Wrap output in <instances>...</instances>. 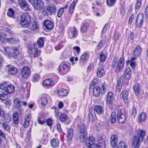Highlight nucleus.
I'll list each match as a JSON object with an SVG mask.
<instances>
[{"label": "nucleus", "mask_w": 148, "mask_h": 148, "mask_svg": "<svg viewBox=\"0 0 148 148\" xmlns=\"http://www.w3.org/2000/svg\"><path fill=\"white\" fill-rule=\"evenodd\" d=\"M145 134L144 130H138L135 132L132 140V148H139L140 142L144 138Z\"/></svg>", "instance_id": "1"}, {"label": "nucleus", "mask_w": 148, "mask_h": 148, "mask_svg": "<svg viewBox=\"0 0 148 148\" xmlns=\"http://www.w3.org/2000/svg\"><path fill=\"white\" fill-rule=\"evenodd\" d=\"M77 128L78 130L77 136H76L78 140H80L83 142L85 139V136L87 135L86 129V125L82 123L80 120L78 121Z\"/></svg>", "instance_id": "2"}, {"label": "nucleus", "mask_w": 148, "mask_h": 148, "mask_svg": "<svg viewBox=\"0 0 148 148\" xmlns=\"http://www.w3.org/2000/svg\"><path fill=\"white\" fill-rule=\"evenodd\" d=\"M124 59L121 58L119 59L118 62H117V58H114L111 67L115 70L116 72H119L120 70L123 69L124 64Z\"/></svg>", "instance_id": "3"}, {"label": "nucleus", "mask_w": 148, "mask_h": 148, "mask_svg": "<svg viewBox=\"0 0 148 148\" xmlns=\"http://www.w3.org/2000/svg\"><path fill=\"white\" fill-rule=\"evenodd\" d=\"M31 22L30 15L27 13H24L21 17L20 24L23 28L28 27Z\"/></svg>", "instance_id": "4"}, {"label": "nucleus", "mask_w": 148, "mask_h": 148, "mask_svg": "<svg viewBox=\"0 0 148 148\" xmlns=\"http://www.w3.org/2000/svg\"><path fill=\"white\" fill-rule=\"evenodd\" d=\"M0 89L5 91V93L9 94L14 90V87L13 85L9 83L5 82L0 84Z\"/></svg>", "instance_id": "5"}, {"label": "nucleus", "mask_w": 148, "mask_h": 148, "mask_svg": "<svg viewBox=\"0 0 148 148\" xmlns=\"http://www.w3.org/2000/svg\"><path fill=\"white\" fill-rule=\"evenodd\" d=\"M27 48V53L30 57L36 58L39 57L41 51L38 49L37 48H33L31 45H29Z\"/></svg>", "instance_id": "6"}, {"label": "nucleus", "mask_w": 148, "mask_h": 148, "mask_svg": "<svg viewBox=\"0 0 148 148\" xmlns=\"http://www.w3.org/2000/svg\"><path fill=\"white\" fill-rule=\"evenodd\" d=\"M31 3L34 8L38 11L42 9L45 7L44 3L42 0H33L31 1Z\"/></svg>", "instance_id": "7"}, {"label": "nucleus", "mask_w": 148, "mask_h": 148, "mask_svg": "<svg viewBox=\"0 0 148 148\" xmlns=\"http://www.w3.org/2000/svg\"><path fill=\"white\" fill-rule=\"evenodd\" d=\"M117 118L119 123L122 124L125 123L126 117L125 112L124 109H121L117 112Z\"/></svg>", "instance_id": "8"}, {"label": "nucleus", "mask_w": 148, "mask_h": 148, "mask_svg": "<svg viewBox=\"0 0 148 148\" xmlns=\"http://www.w3.org/2000/svg\"><path fill=\"white\" fill-rule=\"evenodd\" d=\"M21 72L23 78L26 79L29 77L31 74V70L30 68L28 66H25L22 68Z\"/></svg>", "instance_id": "9"}, {"label": "nucleus", "mask_w": 148, "mask_h": 148, "mask_svg": "<svg viewBox=\"0 0 148 148\" xmlns=\"http://www.w3.org/2000/svg\"><path fill=\"white\" fill-rule=\"evenodd\" d=\"M58 69L59 72L62 74H65L69 71V66L63 62L61 63Z\"/></svg>", "instance_id": "10"}, {"label": "nucleus", "mask_w": 148, "mask_h": 148, "mask_svg": "<svg viewBox=\"0 0 148 148\" xmlns=\"http://www.w3.org/2000/svg\"><path fill=\"white\" fill-rule=\"evenodd\" d=\"M144 16L142 14L139 13L138 15L136 22V25L138 27H140L142 26Z\"/></svg>", "instance_id": "11"}, {"label": "nucleus", "mask_w": 148, "mask_h": 148, "mask_svg": "<svg viewBox=\"0 0 148 148\" xmlns=\"http://www.w3.org/2000/svg\"><path fill=\"white\" fill-rule=\"evenodd\" d=\"M78 31L75 27H74L69 29V37L71 38H75L77 35Z\"/></svg>", "instance_id": "12"}, {"label": "nucleus", "mask_w": 148, "mask_h": 148, "mask_svg": "<svg viewBox=\"0 0 148 148\" xmlns=\"http://www.w3.org/2000/svg\"><path fill=\"white\" fill-rule=\"evenodd\" d=\"M142 52L141 47L138 46L136 47L134 51L133 56L132 57V60H135L137 57L139 56Z\"/></svg>", "instance_id": "13"}, {"label": "nucleus", "mask_w": 148, "mask_h": 148, "mask_svg": "<svg viewBox=\"0 0 148 148\" xmlns=\"http://www.w3.org/2000/svg\"><path fill=\"white\" fill-rule=\"evenodd\" d=\"M49 98V95L46 94H43L41 96L40 101L42 106H45L48 103V99Z\"/></svg>", "instance_id": "14"}, {"label": "nucleus", "mask_w": 148, "mask_h": 148, "mask_svg": "<svg viewBox=\"0 0 148 148\" xmlns=\"http://www.w3.org/2000/svg\"><path fill=\"white\" fill-rule=\"evenodd\" d=\"M8 67V72L9 74L12 75H16L17 72V68L12 65H9L7 66Z\"/></svg>", "instance_id": "15"}, {"label": "nucleus", "mask_w": 148, "mask_h": 148, "mask_svg": "<svg viewBox=\"0 0 148 148\" xmlns=\"http://www.w3.org/2000/svg\"><path fill=\"white\" fill-rule=\"evenodd\" d=\"M31 119V116L29 114H27L25 116V121L23 124V126L27 128L29 125L30 121Z\"/></svg>", "instance_id": "16"}, {"label": "nucleus", "mask_w": 148, "mask_h": 148, "mask_svg": "<svg viewBox=\"0 0 148 148\" xmlns=\"http://www.w3.org/2000/svg\"><path fill=\"white\" fill-rule=\"evenodd\" d=\"M46 10L51 14L56 12L57 10L56 6L53 4H50L46 7Z\"/></svg>", "instance_id": "17"}, {"label": "nucleus", "mask_w": 148, "mask_h": 148, "mask_svg": "<svg viewBox=\"0 0 148 148\" xmlns=\"http://www.w3.org/2000/svg\"><path fill=\"white\" fill-rule=\"evenodd\" d=\"M43 24L45 28L49 30L52 29L54 27L53 23L49 20H47L45 21Z\"/></svg>", "instance_id": "18"}, {"label": "nucleus", "mask_w": 148, "mask_h": 148, "mask_svg": "<svg viewBox=\"0 0 148 148\" xmlns=\"http://www.w3.org/2000/svg\"><path fill=\"white\" fill-rule=\"evenodd\" d=\"M97 76L99 77H101L105 74V71L103 65H102L99 66L97 69Z\"/></svg>", "instance_id": "19"}, {"label": "nucleus", "mask_w": 148, "mask_h": 148, "mask_svg": "<svg viewBox=\"0 0 148 148\" xmlns=\"http://www.w3.org/2000/svg\"><path fill=\"white\" fill-rule=\"evenodd\" d=\"M19 50L18 48L14 47H12L10 57L15 58L19 54Z\"/></svg>", "instance_id": "20"}, {"label": "nucleus", "mask_w": 148, "mask_h": 148, "mask_svg": "<svg viewBox=\"0 0 148 148\" xmlns=\"http://www.w3.org/2000/svg\"><path fill=\"white\" fill-rule=\"evenodd\" d=\"M107 57L108 54H103V52H101L99 54V58L100 60V62L99 64L101 65H103L104 62L106 61Z\"/></svg>", "instance_id": "21"}, {"label": "nucleus", "mask_w": 148, "mask_h": 148, "mask_svg": "<svg viewBox=\"0 0 148 148\" xmlns=\"http://www.w3.org/2000/svg\"><path fill=\"white\" fill-rule=\"evenodd\" d=\"M118 142L117 136L115 134L112 135L110 138V144L111 146H114L116 145Z\"/></svg>", "instance_id": "22"}, {"label": "nucleus", "mask_w": 148, "mask_h": 148, "mask_svg": "<svg viewBox=\"0 0 148 148\" xmlns=\"http://www.w3.org/2000/svg\"><path fill=\"white\" fill-rule=\"evenodd\" d=\"M114 99V95L113 93L111 92H109L107 95V103L110 104H112V101Z\"/></svg>", "instance_id": "23"}, {"label": "nucleus", "mask_w": 148, "mask_h": 148, "mask_svg": "<svg viewBox=\"0 0 148 148\" xmlns=\"http://www.w3.org/2000/svg\"><path fill=\"white\" fill-rule=\"evenodd\" d=\"M94 111L98 114H102L104 112V109L101 106L95 105L94 107Z\"/></svg>", "instance_id": "24"}, {"label": "nucleus", "mask_w": 148, "mask_h": 148, "mask_svg": "<svg viewBox=\"0 0 148 148\" xmlns=\"http://www.w3.org/2000/svg\"><path fill=\"white\" fill-rule=\"evenodd\" d=\"M60 143V140L57 138H53L50 141V144L51 146L54 148L58 147Z\"/></svg>", "instance_id": "25"}, {"label": "nucleus", "mask_w": 148, "mask_h": 148, "mask_svg": "<svg viewBox=\"0 0 148 148\" xmlns=\"http://www.w3.org/2000/svg\"><path fill=\"white\" fill-rule=\"evenodd\" d=\"M73 134V131L72 128L68 129L66 134V139L68 141H70L72 139Z\"/></svg>", "instance_id": "26"}, {"label": "nucleus", "mask_w": 148, "mask_h": 148, "mask_svg": "<svg viewBox=\"0 0 148 148\" xmlns=\"http://www.w3.org/2000/svg\"><path fill=\"white\" fill-rule=\"evenodd\" d=\"M95 140L94 138L91 136L88 138L86 140V146L88 148H90V147L91 146L94 145L95 142Z\"/></svg>", "instance_id": "27"}, {"label": "nucleus", "mask_w": 148, "mask_h": 148, "mask_svg": "<svg viewBox=\"0 0 148 148\" xmlns=\"http://www.w3.org/2000/svg\"><path fill=\"white\" fill-rule=\"evenodd\" d=\"M97 139L98 142V145L101 148H104L105 146V142L103 139L102 136H98Z\"/></svg>", "instance_id": "28"}, {"label": "nucleus", "mask_w": 148, "mask_h": 148, "mask_svg": "<svg viewBox=\"0 0 148 148\" xmlns=\"http://www.w3.org/2000/svg\"><path fill=\"white\" fill-rule=\"evenodd\" d=\"M128 92L127 91L122 92L121 94V97L125 103L128 102Z\"/></svg>", "instance_id": "29"}, {"label": "nucleus", "mask_w": 148, "mask_h": 148, "mask_svg": "<svg viewBox=\"0 0 148 148\" xmlns=\"http://www.w3.org/2000/svg\"><path fill=\"white\" fill-rule=\"evenodd\" d=\"M131 70L130 68H127L124 73V77L127 80H129L130 78Z\"/></svg>", "instance_id": "30"}, {"label": "nucleus", "mask_w": 148, "mask_h": 148, "mask_svg": "<svg viewBox=\"0 0 148 148\" xmlns=\"http://www.w3.org/2000/svg\"><path fill=\"white\" fill-rule=\"evenodd\" d=\"M138 122L141 123L146 118V114L145 113L143 112L140 114L138 116Z\"/></svg>", "instance_id": "31"}, {"label": "nucleus", "mask_w": 148, "mask_h": 148, "mask_svg": "<svg viewBox=\"0 0 148 148\" xmlns=\"http://www.w3.org/2000/svg\"><path fill=\"white\" fill-rule=\"evenodd\" d=\"M89 26V24L86 21H84L81 25V30L83 32L87 31V29Z\"/></svg>", "instance_id": "32"}, {"label": "nucleus", "mask_w": 148, "mask_h": 148, "mask_svg": "<svg viewBox=\"0 0 148 148\" xmlns=\"http://www.w3.org/2000/svg\"><path fill=\"white\" fill-rule=\"evenodd\" d=\"M78 0H74L72 3L71 4L69 8V13L70 14H71L73 13L75 7V6Z\"/></svg>", "instance_id": "33"}, {"label": "nucleus", "mask_w": 148, "mask_h": 148, "mask_svg": "<svg viewBox=\"0 0 148 148\" xmlns=\"http://www.w3.org/2000/svg\"><path fill=\"white\" fill-rule=\"evenodd\" d=\"M59 120L62 122H65L68 119L67 115L66 114L63 113L61 114L59 118Z\"/></svg>", "instance_id": "34"}, {"label": "nucleus", "mask_w": 148, "mask_h": 148, "mask_svg": "<svg viewBox=\"0 0 148 148\" xmlns=\"http://www.w3.org/2000/svg\"><path fill=\"white\" fill-rule=\"evenodd\" d=\"M93 94L96 97L99 96L100 93V89L98 86L93 87Z\"/></svg>", "instance_id": "35"}, {"label": "nucleus", "mask_w": 148, "mask_h": 148, "mask_svg": "<svg viewBox=\"0 0 148 148\" xmlns=\"http://www.w3.org/2000/svg\"><path fill=\"white\" fill-rule=\"evenodd\" d=\"M53 82L51 79H47L44 81L43 83L44 86H52L53 85Z\"/></svg>", "instance_id": "36"}, {"label": "nucleus", "mask_w": 148, "mask_h": 148, "mask_svg": "<svg viewBox=\"0 0 148 148\" xmlns=\"http://www.w3.org/2000/svg\"><path fill=\"white\" fill-rule=\"evenodd\" d=\"M133 89L136 95H138L140 90V85L138 83H136L135 84L134 86Z\"/></svg>", "instance_id": "37"}, {"label": "nucleus", "mask_w": 148, "mask_h": 148, "mask_svg": "<svg viewBox=\"0 0 148 148\" xmlns=\"http://www.w3.org/2000/svg\"><path fill=\"white\" fill-rule=\"evenodd\" d=\"M44 45V41L42 38H39L37 41L36 45L40 48H42Z\"/></svg>", "instance_id": "38"}, {"label": "nucleus", "mask_w": 148, "mask_h": 148, "mask_svg": "<svg viewBox=\"0 0 148 148\" xmlns=\"http://www.w3.org/2000/svg\"><path fill=\"white\" fill-rule=\"evenodd\" d=\"M13 118L14 123L16 124H17L19 121V117L18 114L17 112H16L13 114Z\"/></svg>", "instance_id": "39"}, {"label": "nucleus", "mask_w": 148, "mask_h": 148, "mask_svg": "<svg viewBox=\"0 0 148 148\" xmlns=\"http://www.w3.org/2000/svg\"><path fill=\"white\" fill-rule=\"evenodd\" d=\"M113 148H127V145L123 141H120L118 145L112 146Z\"/></svg>", "instance_id": "40"}, {"label": "nucleus", "mask_w": 148, "mask_h": 148, "mask_svg": "<svg viewBox=\"0 0 148 148\" xmlns=\"http://www.w3.org/2000/svg\"><path fill=\"white\" fill-rule=\"evenodd\" d=\"M116 116L115 112H113L111 113L110 116V121L113 123H114L116 122Z\"/></svg>", "instance_id": "41"}, {"label": "nucleus", "mask_w": 148, "mask_h": 148, "mask_svg": "<svg viewBox=\"0 0 148 148\" xmlns=\"http://www.w3.org/2000/svg\"><path fill=\"white\" fill-rule=\"evenodd\" d=\"M57 92L61 96H64L66 95L68 93V91L66 90L62 89L58 90Z\"/></svg>", "instance_id": "42"}, {"label": "nucleus", "mask_w": 148, "mask_h": 148, "mask_svg": "<svg viewBox=\"0 0 148 148\" xmlns=\"http://www.w3.org/2000/svg\"><path fill=\"white\" fill-rule=\"evenodd\" d=\"M89 57L88 54L86 53H84L81 56L80 61L84 62L87 60Z\"/></svg>", "instance_id": "43"}, {"label": "nucleus", "mask_w": 148, "mask_h": 148, "mask_svg": "<svg viewBox=\"0 0 148 148\" xmlns=\"http://www.w3.org/2000/svg\"><path fill=\"white\" fill-rule=\"evenodd\" d=\"M6 35L3 33H0V41L3 43H5L6 41Z\"/></svg>", "instance_id": "44"}, {"label": "nucleus", "mask_w": 148, "mask_h": 148, "mask_svg": "<svg viewBox=\"0 0 148 148\" xmlns=\"http://www.w3.org/2000/svg\"><path fill=\"white\" fill-rule=\"evenodd\" d=\"M4 50L7 55L9 56L10 57L11 51H12V47L11 48L9 47H6L4 48Z\"/></svg>", "instance_id": "45"}, {"label": "nucleus", "mask_w": 148, "mask_h": 148, "mask_svg": "<svg viewBox=\"0 0 148 148\" xmlns=\"http://www.w3.org/2000/svg\"><path fill=\"white\" fill-rule=\"evenodd\" d=\"M99 79L97 78H95L94 79L91 83L90 88L92 89L93 88V87L95 86L94 85L98 84L99 83Z\"/></svg>", "instance_id": "46"}, {"label": "nucleus", "mask_w": 148, "mask_h": 148, "mask_svg": "<svg viewBox=\"0 0 148 148\" xmlns=\"http://www.w3.org/2000/svg\"><path fill=\"white\" fill-rule=\"evenodd\" d=\"M18 40L15 39L14 38H10L6 39V42L9 44H15Z\"/></svg>", "instance_id": "47"}, {"label": "nucleus", "mask_w": 148, "mask_h": 148, "mask_svg": "<svg viewBox=\"0 0 148 148\" xmlns=\"http://www.w3.org/2000/svg\"><path fill=\"white\" fill-rule=\"evenodd\" d=\"M134 60H132V57L130 60H129L126 62L127 64H129L131 67L133 69H135V62L133 61Z\"/></svg>", "instance_id": "48"}, {"label": "nucleus", "mask_w": 148, "mask_h": 148, "mask_svg": "<svg viewBox=\"0 0 148 148\" xmlns=\"http://www.w3.org/2000/svg\"><path fill=\"white\" fill-rule=\"evenodd\" d=\"M106 3L109 7H111L115 4L116 0H106Z\"/></svg>", "instance_id": "49"}, {"label": "nucleus", "mask_w": 148, "mask_h": 148, "mask_svg": "<svg viewBox=\"0 0 148 148\" xmlns=\"http://www.w3.org/2000/svg\"><path fill=\"white\" fill-rule=\"evenodd\" d=\"M38 26V23L35 21H33L32 23V26L31 29L32 30H35L37 29Z\"/></svg>", "instance_id": "50"}, {"label": "nucleus", "mask_w": 148, "mask_h": 148, "mask_svg": "<svg viewBox=\"0 0 148 148\" xmlns=\"http://www.w3.org/2000/svg\"><path fill=\"white\" fill-rule=\"evenodd\" d=\"M3 93L0 94V99L2 101L5 100L8 97V94L5 93V91H3Z\"/></svg>", "instance_id": "51"}, {"label": "nucleus", "mask_w": 148, "mask_h": 148, "mask_svg": "<svg viewBox=\"0 0 148 148\" xmlns=\"http://www.w3.org/2000/svg\"><path fill=\"white\" fill-rule=\"evenodd\" d=\"M14 11L12 8L9 9L7 12L8 16L10 17H12L14 15Z\"/></svg>", "instance_id": "52"}, {"label": "nucleus", "mask_w": 148, "mask_h": 148, "mask_svg": "<svg viewBox=\"0 0 148 148\" xmlns=\"http://www.w3.org/2000/svg\"><path fill=\"white\" fill-rule=\"evenodd\" d=\"M64 8H60L58 10L57 16L58 17H60L62 16L64 11Z\"/></svg>", "instance_id": "53"}, {"label": "nucleus", "mask_w": 148, "mask_h": 148, "mask_svg": "<svg viewBox=\"0 0 148 148\" xmlns=\"http://www.w3.org/2000/svg\"><path fill=\"white\" fill-rule=\"evenodd\" d=\"M2 126L4 129L6 131H9L10 130V127L7 123H3L2 124Z\"/></svg>", "instance_id": "54"}, {"label": "nucleus", "mask_w": 148, "mask_h": 148, "mask_svg": "<svg viewBox=\"0 0 148 148\" xmlns=\"http://www.w3.org/2000/svg\"><path fill=\"white\" fill-rule=\"evenodd\" d=\"M14 103L15 107H19L20 106V100L18 98L16 99L14 101Z\"/></svg>", "instance_id": "55"}, {"label": "nucleus", "mask_w": 148, "mask_h": 148, "mask_svg": "<svg viewBox=\"0 0 148 148\" xmlns=\"http://www.w3.org/2000/svg\"><path fill=\"white\" fill-rule=\"evenodd\" d=\"M40 78L39 74H35L33 77V81L34 82H36L38 81Z\"/></svg>", "instance_id": "56"}, {"label": "nucleus", "mask_w": 148, "mask_h": 148, "mask_svg": "<svg viewBox=\"0 0 148 148\" xmlns=\"http://www.w3.org/2000/svg\"><path fill=\"white\" fill-rule=\"evenodd\" d=\"M21 8L25 11H27L28 10L29 8V5L26 2L21 7Z\"/></svg>", "instance_id": "57"}, {"label": "nucleus", "mask_w": 148, "mask_h": 148, "mask_svg": "<svg viewBox=\"0 0 148 148\" xmlns=\"http://www.w3.org/2000/svg\"><path fill=\"white\" fill-rule=\"evenodd\" d=\"M106 41L107 38L106 36H103V35H102L101 38V40L100 42L102 43V44L104 45Z\"/></svg>", "instance_id": "58"}, {"label": "nucleus", "mask_w": 148, "mask_h": 148, "mask_svg": "<svg viewBox=\"0 0 148 148\" xmlns=\"http://www.w3.org/2000/svg\"><path fill=\"white\" fill-rule=\"evenodd\" d=\"M137 110L136 108H133L132 110V116L135 118L136 115Z\"/></svg>", "instance_id": "59"}, {"label": "nucleus", "mask_w": 148, "mask_h": 148, "mask_svg": "<svg viewBox=\"0 0 148 148\" xmlns=\"http://www.w3.org/2000/svg\"><path fill=\"white\" fill-rule=\"evenodd\" d=\"M142 0H137L136 5V9L138 10L140 8L141 5Z\"/></svg>", "instance_id": "60"}, {"label": "nucleus", "mask_w": 148, "mask_h": 148, "mask_svg": "<svg viewBox=\"0 0 148 148\" xmlns=\"http://www.w3.org/2000/svg\"><path fill=\"white\" fill-rule=\"evenodd\" d=\"M74 52H76L77 54H78L80 52V48L78 46L74 47L73 48Z\"/></svg>", "instance_id": "61"}, {"label": "nucleus", "mask_w": 148, "mask_h": 148, "mask_svg": "<svg viewBox=\"0 0 148 148\" xmlns=\"http://www.w3.org/2000/svg\"><path fill=\"white\" fill-rule=\"evenodd\" d=\"M123 82V77H121L119 78L117 81V84L122 85V84Z\"/></svg>", "instance_id": "62"}, {"label": "nucleus", "mask_w": 148, "mask_h": 148, "mask_svg": "<svg viewBox=\"0 0 148 148\" xmlns=\"http://www.w3.org/2000/svg\"><path fill=\"white\" fill-rule=\"evenodd\" d=\"M26 1L24 0H18V3L19 6L21 8Z\"/></svg>", "instance_id": "63"}, {"label": "nucleus", "mask_w": 148, "mask_h": 148, "mask_svg": "<svg viewBox=\"0 0 148 148\" xmlns=\"http://www.w3.org/2000/svg\"><path fill=\"white\" fill-rule=\"evenodd\" d=\"M47 123L48 126H51L53 123V120L51 119H48L47 120Z\"/></svg>", "instance_id": "64"}]
</instances>
